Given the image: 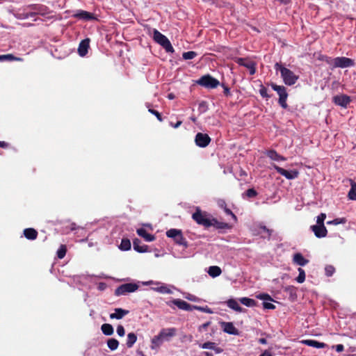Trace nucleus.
Returning <instances> with one entry per match:
<instances>
[{
    "instance_id": "1",
    "label": "nucleus",
    "mask_w": 356,
    "mask_h": 356,
    "mask_svg": "<svg viewBox=\"0 0 356 356\" xmlns=\"http://www.w3.org/2000/svg\"><path fill=\"white\" fill-rule=\"evenodd\" d=\"M275 70L280 72L281 77L284 83L287 86L294 85L299 78L293 72L279 63L275 64Z\"/></svg>"
},
{
    "instance_id": "2",
    "label": "nucleus",
    "mask_w": 356,
    "mask_h": 356,
    "mask_svg": "<svg viewBox=\"0 0 356 356\" xmlns=\"http://www.w3.org/2000/svg\"><path fill=\"white\" fill-rule=\"evenodd\" d=\"M153 38L156 43L165 49L166 52H174V49L168 38L155 29H153Z\"/></svg>"
},
{
    "instance_id": "3",
    "label": "nucleus",
    "mask_w": 356,
    "mask_h": 356,
    "mask_svg": "<svg viewBox=\"0 0 356 356\" xmlns=\"http://www.w3.org/2000/svg\"><path fill=\"white\" fill-rule=\"evenodd\" d=\"M272 89L277 92L279 95L278 103L283 108H286L288 105L286 104V99L288 97V93L286 88L283 86H278L274 83L270 84Z\"/></svg>"
},
{
    "instance_id": "4",
    "label": "nucleus",
    "mask_w": 356,
    "mask_h": 356,
    "mask_svg": "<svg viewBox=\"0 0 356 356\" xmlns=\"http://www.w3.org/2000/svg\"><path fill=\"white\" fill-rule=\"evenodd\" d=\"M192 218L200 225L205 227H209L212 225L211 220L207 218L206 212H202L200 208H197L195 213L192 215Z\"/></svg>"
},
{
    "instance_id": "5",
    "label": "nucleus",
    "mask_w": 356,
    "mask_h": 356,
    "mask_svg": "<svg viewBox=\"0 0 356 356\" xmlns=\"http://www.w3.org/2000/svg\"><path fill=\"white\" fill-rule=\"evenodd\" d=\"M166 236L169 238L174 239L176 243L183 245L184 247L188 246L186 238L183 236L182 232L180 229H170L166 232Z\"/></svg>"
},
{
    "instance_id": "6",
    "label": "nucleus",
    "mask_w": 356,
    "mask_h": 356,
    "mask_svg": "<svg viewBox=\"0 0 356 356\" xmlns=\"http://www.w3.org/2000/svg\"><path fill=\"white\" fill-rule=\"evenodd\" d=\"M138 285L135 283H126L119 286L115 291L117 296H124L129 293H133L138 290Z\"/></svg>"
},
{
    "instance_id": "7",
    "label": "nucleus",
    "mask_w": 356,
    "mask_h": 356,
    "mask_svg": "<svg viewBox=\"0 0 356 356\" xmlns=\"http://www.w3.org/2000/svg\"><path fill=\"white\" fill-rule=\"evenodd\" d=\"M197 83L207 88H216L219 85V81L210 75L202 76Z\"/></svg>"
},
{
    "instance_id": "8",
    "label": "nucleus",
    "mask_w": 356,
    "mask_h": 356,
    "mask_svg": "<svg viewBox=\"0 0 356 356\" xmlns=\"http://www.w3.org/2000/svg\"><path fill=\"white\" fill-rule=\"evenodd\" d=\"M234 60L239 65L243 66L249 70L250 74L253 75L256 72V63L248 58H234Z\"/></svg>"
},
{
    "instance_id": "9",
    "label": "nucleus",
    "mask_w": 356,
    "mask_h": 356,
    "mask_svg": "<svg viewBox=\"0 0 356 356\" xmlns=\"http://www.w3.org/2000/svg\"><path fill=\"white\" fill-rule=\"evenodd\" d=\"M28 9H30L31 13L33 14V17L37 15L44 16L50 13L49 8L42 4H30L28 5Z\"/></svg>"
},
{
    "instance_id": "10",
    "label": "nucleus",
    "mask_w": 356,
    "mask_h": 356,
    "mask_svg": "<svg viewBox=\"0 0 356 356\" xmlns=\"http://www.w3.org/2000/svg\"><path fill=\"white\" fill-rule=\"evenodd\" d=\"M273 167L279 174L284 176L287 179H294L298 177L299 172L297 170L289 171L275 164Z\"/></svg>"
},
{
    "instance_id": "11",
    "label": "nucleus",
    "mask_w": 356,
    "mask_h": 356,
    "mask_svg": "<svg viewBox=\"0 0 356 356\" xmlns=\"http://www.w3.org/2000/svg\"><path fill=\"white\" fill-rule=\"evenodd\" d=\"M72 17L79 19H81L86 22L95 20L96 17L92 13L83 10H78L73 15Z\"/></svg>"
},
{
    "instance_id": "12",
    "label": "nucleus",
    "mask_w": 356,
    "mask_h": 356,
    "mask_svg": "<svg viewBox=\"0 0 356 356\" xmlns=\"http://www.w3.org/2000/svg\"><path fill=\"white\" fill-rule=\"evenodd\" d=\"M195 142L198 147H205L210 143L211 138L207 134L197 133L195 136Z\"/></svg>"
},
{
    "instance_id": "13",
    "label": "nucleus",
    "mask_w": 356,
    "mask_h": 356,
    "mask_svg": "<svg viewBox=\"0 0 356 356\" xmlns=\"http://www.w3.org/2000/svg\"><path fill=\"white\" fill-rule=\"evenodd\" d=\"M335 68H346L349 67H353L355 65L353 60L346 57H337L335 58L334 61Z\"/></svg>"
},
{
    "instance_id": "14",
    "label": "nucleus",
    "mask_w": 356,
    "mask_h": 356,
    "mask_svg": "<svg viewBox=\"0 0 356 356\" xmlns=\"http://www.w3.org/2000/svg\"><path fill=\"white\" fill-rule=\"evenodd\" d=\"M177 329L175 327L163 328L161 330L159 335L163 341H170V339L176 335Z\"/></svg>"
},
{
    "instance_id": "15",
    "label": "nucleus",
    "mask_w": 356,
    "mask_h": 356,
    "mask_svg": "<svg viewBox=\"0 0 356 356\" xmlns=\"http://www.w3.org/2000/svg\"><path fill=\"white\" fill-rule=\"evenodd\" d=\"M350 101V97L346 95H339L333 97V102L343 108H346Z\"/></svg>"
},
{
    "instance_id": "16",
    "label": "nucleus",
    "mask_w": 356,
    "mask_h": 356,
    "mask_svg": "<svg viewBox=\"0 0 356 356\" xmlns=\"http://www.w3.org/2000/svg\"><path fill=\"white\" fill-rule=\"evenodd\" d=\"M310 228L317 238H323L327 236V230L324 225H315Z\"/></svg>"
},
{
    "instance_id": "17",
    "label": "nucleus",
    "mask_w": 356,
    "mask_h": 356,
    "mask_svg": "<svg viewBox=\"0 0 356 356\" xmlns=\"http://www.w3.org/2000/svg\"><path fill=\"white\" fill-rule=\"evenodd\" d=\"M221 327L223 331L227 334L238 335V331L231 322H222Z\"/></svg>"
},
{
    "instance_id": "18",
    "label": "nucleus",
    "mask_w": 356,
    "mask_h": 356,
    "mask_svg": "<svg viewBox=\"0 0 356 356\" xmlns=\"http://www.w3.org/2000/svg\"><path fill=\"white\" fill-rule=\"evenodd\" d=\"M172 303L179 309L184 311H192L193 309L194 305H191L187 302L181 299H175L172 300Z\"/></svg>"
},
{
    "instance_id": "19",
    "label": "nucleus",
    "mask_w": 356,
    "mask_h": 356,
    "mask_svg": "<svg viewBox=\"0 0 356 356\" xmlns=\"http://www.w3.org/2000/svg\"><path fill=\"white\" fill-rule=\"evenodd\" d=\"M15 16L19 19H26L29 17H33V14L31 13L30 9H28V6H26L23 9H19Z\"/></svg>"
},
{
    "instance_id": "20",
    "label": "nucleus",
    "mask_w": 356,
    "mask_h": 356,
    "mask_svg": "<svg viewBox=\"0 0 356 356\" xmlns=\"http://www.w3.org/2000/svg\"><path fill=\"white\" fill-rule=\"evenodd\" d=\"M301 343L308 346L314 347L316 348H324L327 347V344L323 342H319L313 339H304L301 341Z\"/></svg>"
},
{
    "instance_id": "21",
    "label": "nucleus",
    "mask_w": 356,
    "mask_h": 356,
    "mask_svg": "<svg viewBox=\"0 0 356 356\" xmlns=\"http://www.w3.org/2000/svg\"><path fill=\"white\" fill-rule=\"evenodd\" d=\"M89 43H90V40L88 38L83 40L80 42L79 47H78V53H79V56L83 57L87 54L88 48H89Z\"/></svg>"
},
{
    "instance_id": "22",
    "label": "nucleus",
    "mask_w": 356,
    "mask_h": 356,
    "mask_svg": "<svg viewBox=\"0 0 356 356\" xmlns=\"http://www.w3.org/2000/svg\"><path fill=\"white\" fill-rule=\"evenodd\" d=\"M129 310L122 308H115V312L110 314L111 319H122L124 316L129 314Z\"/></svg>"
},
{
    "instance_id": "23",
    "label": "nucleus",
    "mask_w": 356,
    "mask_h": 356,
    "mask_svg": "<svg viewBox=\"0 0 356 356\" xmlns=\"http://www.w3.org/2000/svg\"><path fill=\"white\" fill-rule=\"evenodd\" d=\"M134 249L138 252H145L147 251L148 247L142 243L141 241L138 238H135L133 241Z\"/></svg>"
},
{
    "instance_id": "24",
    "label": "nucleus",
    "mask_w": 356,
    "mask_h": 356,
    "mask_svg": "<svg viewBox=\"0 0 356 356\" xmlns=\"http://www.w3.org/2000/svg\"><path fill=\"white\" fill-rule=\"evenodd\" d=\"M136 232L140 236L143 237L146 241L151 242L155 239V237L154 235L147 233V231L143 228L138 229Z\"/></svg>"
},
{
    "instance_id": "25",
    "label": "nucleus",
    "mask_w": 356,
    "mask_h": 356,
    "mask_svg": "<svg viewBox=\"0 0 356 356\" xmlns=\"http://www.w3.org/2000/svg\"><path fill=\"white\" fill-rule=\"evenodd\" d=\"M293 262L300 266H304L309 263V260L304 258L302 254L296 253L293 256Z\"/></svg>"
},
{
    "instance_id": "26",
    "label": "nucleus",
    "mask_w": 356,
    "mask_h": 356,
    "mask_svg": "<svg viewBox=\"0 0 356 356\" xmlns=\"http://www.w3.org/2000/svg\"><path fill=\"white\" fill-rule=\"evenodd\" d=\"M266 155L268 157H269L270 159L274 161H284L286 160V159L280 154H279L275 150L271 149L266 152Z\"/></svg>"
},
{
    "instance_id": "27",
    "label": "nucleus",
    "mask_w": 356,
    "mask_h": 356,
    "mask_svg": "<svg viewBox=\"0 0 356 356\" xmlns=\"http://www.w3.org/2000/svg\"><path fill=\"white\" fill-rule=\"evenodd\" d=\"M24 236L29 240H34L38 236L37 231L33 228H26L24 230Z\"/></svg>"
},
{
    "instance_id": "28",
    "label": "nucleus",
    "mask_w": 356,
    "mask_h": 356,
    "mask_svg": "<svg viewBox=\"0 0 356 356\" xmlns=\"http://www.w3.org/2000/svg\"><path fill=\"white\" fill-rule=\"evenodd\" d=\"M208 274L212 277H216L222 273V270L219 266H210L207 270Z\"/></svg>"
},
{
    "instance_id": "29",
    "label": "nucleus",
    "mask_w": 356,
    "mask_h": 356,
    "mask_svg": "<svg viewBox=\"0 0 356 356\" xmlns=\"http://www.w3.org/2000/svg\"><path fill=\"white\" fill-rule=\"evenodd\" d=\"M227 305L229 308H231L236 312H242V307L239 305L238 302L234 299L232 298V299L228 300L227 301Z\"/></svg>"
},
{
    "instance_id": "30",
    "label": "nucleus",
    "mask_w": 356,
    "mask_h": 356,
    "mask_svg": "<svg viewBox=\"0 0 356 356\" xmlns=\"http://www.w3.org/2000/svg\"><path fill=\"white\" fill-rule=\"evenodd\" d=\"M137 341V336L134 332H130L127 334L126 345L127 348H131Z\"/></svg>"
},
{
    "instance_id": "31",
    "label": "nucleus",
    "mask_w": 356,
    "mask_h": 356,
    "mask_svg": "<svg viewBox=\"0 0 356 356\" xmlns=\"http://www.w3.org/2000/svg\"><path fill=\"white\" fill-rule=\"evenodd\" d=\"M102 332L106 336H111L113 334V327L111 324L104 323L101 327Z\"/></svg>"
},
{
    "instance_id": "32",
    "label": "nucleus",
    "mask_w": 356,
    "mask_h": 356,
    "mask_svg": "<svg viewBox=\"0 0 356 356\" xmlns=\"http://www.w3.org/2000/svg\"><path fill=\"white\" fill-rule=\"evenodd\" d=\"M239 301L241 304L247 307H254L257 305V302L254 299H251L246 297L240 298Z\"/></svg>"
},
{
    "instance_id": "33",
    "label": "nucleus",
    "mask_w": 356,
    "mask_h": 356,
    "mask_svg": "<svg viewBox=\"0 0 356 356\" xmlns=\"http://www.w3.org/2000/svg\"><path fill=\"white\" fill-rule=\"evenodd\" d=\"M163 343V341L161 339L159 335L154 336L151 340V348L156 349L159 347Z\"/></svg>"
},
{
    "instance_id": "34",
    "label": "nucleus",
    "mask_w": 356,
    "mask_h": 356,
    "mask_svg": "<svg viewBox=\"0 0 356 356\" xmlns=\"http://www.w3.org/2000/svg\"><path fill=\"white\" fill-rule=\"evenodd\" d=\"M120 249L124 251H127L131 249V242L127 238H123L121 241L120 245L119 246Z\"/></svg>"
},
{
    "instance_id": "35",
    "label": "nucleus",
    "mask_w": 356,
    "mask_h": 356,
    "mask_svg": "<svg viewBox=\"0 0 356 356\" xmlns=\"http://www.w3.org/2000/svg\"><path fill=\"white\" fill-rule=\"evenodd\" d=\"M107 346L111 350H115L119 346V342L117 339L111 338L107 341Z\"/></svg>"
},
{
    "instance_id": "36",
    "label": "nucleus",
    "mask_w": 356,
    "mask_h": 356,
    "mask_svg": "<svg viewBox=\"0 0 356 356\" xmlns=\"http://www.w3.org/2000/svg\"><path fill=\"white\" fill-rule=\"evenodd\" d=\"M321 60L325 62L330 66V67L331 69L335 68V66H334L335 58H332L327 56H322L321 58Z\"/></svg>"
},
{
    "instance_id": "37",
    "label": "nucleus",
    "mask_w": 356,
    "mask_h": 356,
    "mask_svg": "<svg viewBox=\"0 0 356 356\" xmlns=\"http://www.w3.org/2000/svg\"><path fill=\"white\" fill-rule=\"evenodd\" d=\"M348 197L350 200H356V183L351 181V188L348 193Z\"/></svg>"
},
{
    "instance_id": "38",
    "label": "nucleus",
    "mask_w": 356,
    "mask_h": 356,
    "mask_svg": "<svg viewBox=\"0 0 356 356\" xmlns=\"http://www.w3.org/2000/svg\"><path fill=\"white\" fill-rule=\"evenodd\" d=\"M197 56V53L193 51H189L186 52H184L182 54V58L184 60H191L193 59Z\"/></svg>"
},
{
    "instance_id": "39",
    "label": "nucleus",
    "mask_w": 356,
    "mask_h": 356,
    "mask_svg": "<svg viewBox=\"0 0 356 356\" xmlns=\"http://www.w3.org/2000/svg\"><path fill=\"white\" fill-rule=\"evenodd\" d=\"M298 273H299V275L298 276L296 277V281L298 282V283H303L305 280V270L301 268H298Z\"/></svg>"
},
{
    "instance_id": "40",
    "label": "nucleus",
    "mask_w": 356,
    "mask_h": 356,
    "mask_svg": "<svg viewBox=\"0 0 356 356\" xmlns=\"http://www.w3.org/2000/svg\"><path fill=\"white\" fill-rule=\"evenodd\" d=\"M67 249L65 245H61L57 251V257L59 259H63L66 254Z\"/></svg>"
},
{
    "instance_id": "41",
    "label": "nucleus",
    "mask_w": 356,
    "mask_h": 356,
    "mask_svg": "<svg viewBox=\"0 0 356 356\" xmlns=\"http://www.w3.org/2000/svg\"><path fill=\"white\" fill-rule=\"evenodd\" d=\"M193 309L201 311V312H203L207 314H212L213 313V311L211 310V309L209 308L208 306L201 307V306L194 305Z\"/></svg>"
},
{
    "instance_id": "42",
    "label": "nucleus",
    "mask_w": 356,
    "mask_h": 356,
    "mask_svg": "<svg viewBox=\"0 0 356 356\" xmlns=\"http://www.w3.org/2000/svg\"><path fill=\"white\" fill-rule=\"evenodd\" d=\"M216 343L214 342H211V341H207V342H205L204 343H201L200 344V347L202 349H209V350H213L214 349V345Z\"/></svg>"
},
{
    "instance_id": "43",
    "label": "nucleus",
    "mask_w": 356,
    "mask_h": 356,
    "mask_svg": "<svg viewBox=\"0 0 356 356\" xmlns=\"http://www.w3.org/2000/svg\"><path fill=\"white\" fill-rule=\"evenodd\" d=\"M346 222V220L344 218H336L330 221H327V225H339V224H343Z\"/></svg>"
},
{
    "instance_id": "44",
    "label": "nucleus",
    "mask_w": 356,
    "mask_h": 356,
    "mask_svg": "<svg viewBox=\"0 0 356 356\" xmlns=\"http://www.w3.org/2000/svg\"><path fill=\"white\" fill-rule=\"evenodd\" d=\"M267 92V88L264 87L263 85H261L259 88V94L261 95V96L266 99L270 98V95L268 94Z\"/></svg>"
},
{
    "instance_id": "45",
    "label": "nucleus",
    "mask_w": 356,
    "mask_h": 356,
    "mask_svg": "<svg viewBox=\"0 0 356 356\" xmlns=\"http://www.w3.org/2000/svg\"><path fill=\"white\" fill-rule=\"evenodd\" d=\"M325 271L326 275L328 277H330L334 274L335 269H334V266H332L331 265H328V266H325Z\"/></svg>"
},
{
    "instance_id": "46",
    "label": "nucleus",
    "mask_w": 356,
    "mask_h": 356,
    "mask_svg": "<svg viewBox=\"0 0 356 356\" xmlns=\"http://www.w3.org/2000/svg\"><path fill=\"white\" fill-rule=\"evenodd\" d=\"M326 218V215L324 213H321L317 216L316 225H324V220Z\"/></svg>"
},
{
    "instance_id": "47",
    "label": "nucleus",
    "mask_w": 356,
    "mask_h": 356,
    "mask_svg": "<svg viewBox=\"0 0 356 356\" xmlns=\"http://www.w3.org/2000/svg\"><path fill=\"white\" fill-rule=\"evenodd\" d=\"M257 298L258 299L263 300L264 301L265 300H270V301L273 300V299L270 297V296L268 295V293H260V294L257 296Z\"/></svg>"
},
{
    "instance_id": "48",
    "label": "nucleus",
    "mask_w": 356,
    "mask_h": 356,
    "mask_svg": "<svg viewBox=\"0 0 356 356\" xmlns=\"http://www.w3.org/2000/svg\"><path fill=\"white\" fill-rule=\"evenodd\" d=\"M246 195L251 198L254 197L257 195V192L254 188H249L246 191Z\"/></svg>"
},
{
    "instance_id": "49",
    "label": "nucleus",
    "mask_w": 356,
    "mask_h": 356,
    "mask_svg": "<svg viewBox=\"0 0 356 356\" xmlns=\"http://www.w3.org/2000/svg\"><path fill=\"white\" fill-rule=\"evenodd\" d=\"M149 112L151 113L152 114L154 115L156 118L160 121L161 122L163 120L162 118H161V115L160 114L159 112H158L156 110H154V109H151L149 108Z\"/></svg>"
},
{
    "instance_id": "50",
    "label": "nucleus",
    "mask_w": 356,
    "mask_h": 356,
    "mask_svg": "<svg viewBox=\"0 0 356 356\" xmlns=\"http://www.w3.org/2000/svg\"><path fill=\"white\" fill-rule=\"evenodd\" d=\"M117 333L120 337H123L125 334L124 328L122 325H119L117 327Z\"/></svg>"
},
{
    "instance_id": "51",
    "label": "nucleus",
    "mask_w": 356,
    "mask_h": 356,
    "mask_svg": "<svg viewBox=\"0 0 356 356\" xmlns=\"http://www.w3.org/2000/svg\"><path fill=\"white\" fill-rule=\"evenodd\" d=\"M263 307L266 309H274L275 308V306L273 303L268 302H264Z\"/></svg>"
},
{
    "instance_id": "52",
    "label": "nucleus",
    "mask_w": 356,
    "mask_h": 356,
    "mask_svg": "<svg viewBox=\"0 0 356 356\" xmlns=\"http://www.w3.org/2000/svg\"><path fill=\"white\" fill-rule=\"evenodd\" d=\"M199 110H200L201 112H205L207 110V105L206 102L202 101L199 104Z\"/></svg>"
},
{
    "instance_id": "53",
    "label": "nucleus",
    "mask_w": 356,
    "mask_h": 356,
    "mask_svg": "<svg viewBox=\"0 0 356 356\" xmlns=\"http://www.w3.org/2000/svg\"><path fill=\"white\" fill-rule=\"evenodd\" d=\"M332 349H335L337 352H342L344 350V346L342 344H338L332 346Z\"/></svg>"
},
{
    "instance_id": "54",
    "label": "nucleus",
    "mask_w": 356,
    "mask_h": 356,
    "mask_svg": "<svg viewBox=\"0 0 356 356\" xmlns=\"http://www.w3.org/2000/svg\"><path fill=\"white\" fill-rule=\"evenodd\" d=\"M217 204L221 209H225L227 207L226 202L224 200L220 199L217 201Z\"/></svg>"
},
{
    "instance_id": "55",
    "label": "nucleus",
    "mask_w": 356,
    "mask_h": 356,
    "mask_svg": "<svg viewBox=\"0 0 356 356\" xmlns=\"http://www.w3.org/2000/svg\"><path fill=\"white\" fill-rule=\"evenodd\" d=\"M158 291L163 293H171V291L165 286H161V287L159 288Z\"/></svg>"
},
{
    "instance_id": "56",
    "label": "nucleus",
    "mask_w": 356,
    "mask_h": 356,
    "mask_svg": "<svg viewBox=\"0 0 356 356\" xmlns=\"http://www.w3.org/2000/svg\"><path fill=\"white\" fill-rule=\"evenodd\" d=\"M224 211L226 213V214L227 215H230L232 216V217L236 220V216H235V214L229 209H228L227 207H226L225 209H224Z\"/></svg>"
},
{
    "instance_id": "57",
    "label": "nucleus",
    "mask_w": 356,
    "mask_h": 356,
    "mask_svg": "<svg viewBox=\"0 0 356 356\" xmlns=\"http://www.w3.org/2000/svg\"><path fill=\"white\" fill-rule=\"evenodd\" d=\"M186 298L193 302H197L199 300V298L191 294H189L188 296L186 297Z\"/></svg>"
},
{
    "instance_id": "58",
    "label": "nucleus",
    "mask_w": 356,
    "mask_h": 356,
    "mask_svg": "<svg viewBox=\"0 0 356 356\" xmlns=\"http://www.w3.org/2000/svg\"><path fill=\"white\" fill-rule=\"evenodd\" d=\"M2 58H7V59H9L10 60H19V58H15L13 55L12 54H7V55H3L2 56Z\"/></svg>"
},
{
    "instance_id": "59",
    "label": "nucleus",
    "mask_w": 356,
    "mask_h": 356,
    "mask_svg": "<svg viewBox=\"0 0 356 356\" xmlns=\"http://www.w3.org/2000/svg\"><path fill=\"white\" fill-rule=\"evenodd\" d=\"M261 229H262L264 232L267 233L268 237L271 236L273 232L271 229H268L266 226H261Z\"/></svg>"
},
{
    "instance_id": "60",
    "label": "nucleus",
    "mask_w": 356,
    "mask_h": 356,
    "mask_svg": "<svg viewBox=\"0 0 356 356\" xmlns=\"http://www.w3.org/2000/svg\"><path fill=\"white\" fill-rule=\"evenodd\" d=\"M213 350H214L215 353L218 354L221 353L223 351V350L221 348L217 347L216 344L214 345V349H213Z\"/></svg>"
},
{
    "instance_id": "61",
    "label": "nucleus",
    "mask_w": 356,
    "mask_h": 356,
    "mask_svg": "<svg viewBox=\"0 0 356 356\" xmlns=\"http://www.w3.org/2000/svg\"><path fill=\"white\" fill-rule=\"evenodd\" d=\"M259 356H273L269 350L264 351Z\"/></svg>"
},
{
    "instance_id": "62",
    "label": "nucleus",
    "mask_w": 356,
    "mask_h": 356,
    "mask_svg": "<svg viewBox=\"0 0 356 356\" xmlns=\"http://www.w3.org/2000/svg\"><path fill=\"white\" fill-rule=\"evenodd\" d=\"M8 144L4 141H0V147L6 148L8 147Z\"/></svg>"
},
{
    "instance_id": "63",
    "label": "nucleus",
    "mask_w": 356,
    "mask_h": 356,
    "mask_svg": "<svg viewBox=\"0 0 356 356\" xmlns=\"http://www.w3.org/2000/svg\"><path fill=\"white\" fill-rule=\"evenodd\" d=\"M182 122L181 121H177V122L175 124H173L172 122L170 123V125L173 127L174 128H178L181 124Z\"/></svg>"
},
{
    "instance_id": "64",
    "label": "nucleus",
    "mask_w": 356,
    "mask_h": 356,
    "mask_svg": "<svg viewBox=\"0 0 356 356\" xmlns=\"http://www.w3.org/2000/svg\"><path fill=\"white\" fill-rule=\"evenodd\" d=\"M259 342L261 344H266L267 343V340L265 338H261L259 339Z\"/></svg>"
}]
</instances>
